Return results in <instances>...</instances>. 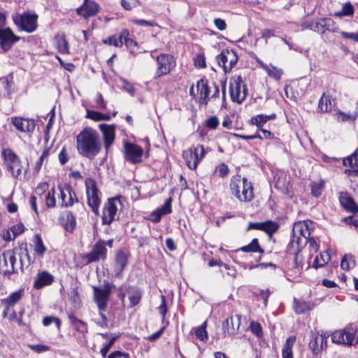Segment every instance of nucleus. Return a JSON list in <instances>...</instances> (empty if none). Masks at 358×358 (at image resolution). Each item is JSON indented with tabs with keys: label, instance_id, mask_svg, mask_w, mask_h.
<instances>
[{
	"label": "nucleus",
	"instance_id": "f257e3e1",
	"mask_svg": "<svg viewBox=\"0 0 358 358\" xmlns=\"http://www.w3.org/2000/svg\"><path fill=\"white\" fill-rule=\"evenodd\" d=\"M76 148L80 155L93 159L101 150L99 134L92 127L84 128L76 137Z\"/></svg>",
	"mask_w": 358,
	"mask_h": 358
},
{
	"label": "nucleus",
	"instance_id": "f03ea898",
	"mask_svg": "<svg viewBox=\"0 0 358 358\" xmlns=\"http://www.w3.org/2000/svg\"><path fill=\"white\" fill-rule=\"evenodd\" d=\"M313 223L309 221H299L294 224L292 229V238L287 246L290 252H301L307 244L308 238L311 234Z\"/></svg>",
	"mask_w": 358,
	"mask_h": 358
},
{
	"label": "nucleus",
	"instance_id": "7ed1b4c3",
	"mask_svg": "<svg viewBox=\"0 0 358 358\" xmlns=\"http://www.w3.org/2000/svg\"><path fill=\"white\" fill-rule=\"evenodd\" d=\"M229 186L231 193L240 201H250L254 197L253 187L245 178H241L238 175L233 176Z\"/></svg>",
	"mask_w": 358,
	"mask_h": 358
},
{
	"label": "nucleus",
	"instance_id": "20e7f679",
	"mask_svg": "<svg viewBox=\"0 0 358 358\" xmlns=\"http://www.w3.org/2000/svg\"><path fill=\"white\" fill-rule=\"evenodd\" d=\"M3 166L14 178H19L22 175L23 166L20 157L10 148L3 149L1 152Z\"/></svg>",
	"mask_w": 358,
	"mask_h": 358
},
{
	"label": "nucleus",
	"instance_id": "39448f33",
	"mask_svg": "<svg viewBox=\"0 0 358 358\" xmlns=\"http://www.w3.org/2000/svg\"><path fill=\"white\" fill-rule=\"evenodd\" d=\"M85 185L86 188L87 205L96 215H98L101 202V192L99 190L96 181L92 178H86Z\"/></svg>",
	"mask_w": 358,
	"mask_h": 358
},
{
	"label": "nucleus",
	"instance_id": "423d86ee",
	"mask_svg": "<svg viewBox=\"0 0 358 358\" xmlns=\"http://www.w3.org/2000/svg\"><path fill=\"white\" fill-rule=\"evenodd\" d=\"M114 285L108 282L104 281L103 287L92 286L94 299L99 311H104L106 309L111 289Z\"/></svg>",
	"mask_w": 358,
	"mask_h": 358
},
{
	"label": "nucleus",
	"instance_id": "0eeeda50",
	"mask_svg": "<svg viewBox=\"0 0 358 358\" xmlns=\"http://www.w3.org/2000/svg\"><path fill=\"white\" fill-rule=\"evenodd\" d=\"M16 261L14 250H5L0 255V273L5 276L17 273L18 269L15 266Z\"/></svg>",
	"mask_w": 358,
	"mask_h": 358
},
{
	"label": "nucleus",
	"instance_id": "6e6552de",
	"mask_svg": "<svg viewBox=\"0 0 358 358\" xmlns=\"http://www.w3.org/2000/svg\"><path fill=\"white\" fill-rule=\"evenodd\" d=\"M38 15L36 13L25 12L13 17L15 24L21 29L27 33H32L37 28Z\"/></svg>",
	"mask_w": 358,
	"mask_h": 358
},
{
	"label": "nucleus",
	"instance_id": "1a4fd4ad",
	"mask_svg": "<svg viewBox=\"0 0 358 358\" xmlns=\"http://www.w3.org/2000/svg\"><path fill=\"white\" fill-rule=\"evenodd\" d=\"M229 90L231 100L238 103H241L248 95V89L240 76L231 81Z\"/></svg>",
	"mask_w": 358,
	"mask_h": 358
},
{
	"label": "nucleus",
	"instance_id": "9d476101",
	"mask_svg": "<svg viewBox=\"0 0 358 358\" xmlns=\"http://www.w3.org/2000/svg\"><path fill=\"white\" fill-rule=\"evenodd\" d=\"M206 152L202 145L191 147L183 151L182 157L187 166L192 170L196 169L199 162L204 157Z\"/></svg>",
	"mask_w": 358,
	"mask_h": 358
},
{
	"label": "nucleus",
	"instance_id": "9b49d317",
	"mask_svg": "<svg viewBox=\"0 0 358 358\" xmlns=\"http://www.w3.org/2000/svg\"><path fill=\"white\" fill-rule=\"evenodd\" d=\"M156 62L157 68L153 76L155 80L169 74L176 64L173 57L169 54L159 55L156 57Z\"/></svg>",
	"mask_w": 358,
	"mask_h": 358
},
{
	"label": "nucleus",
	"instance_id": "f8f14e48",
	"mask_svg": "<svg viewBox=\"0 0 358 358\" xmlns=\"http://www.w3.org/2000/svg\"><path fill=\"white\" fill-rule=\"evenodd\" d=\"M121 196H116L108 199L105 203L102 211V223L103 224H110L115 220L117 210V206L121 204Z\"/></svg>",
	"mask_w": 358,
	"mask_h": 358
},
{
	"label": "nucleus",
	"instance_id": "ddd939ff",
	"mask_svg": "<svg viewBox=\"0 0 358 358\" xmlns=\"http://www.w3.org/2000/svg\"><path fill=\"white\" fill-rule=\"evenodd\" d=\"M355 332L351 327L335 331L331 335V340L335 343L352 345L357 343Z\"/></svg>",
	"mask_w": 358,
	"mask_h": 358
},
{
	"label": "nucleus",
	"instance_id": "4468645a",
	"mask_svg": "<svg viewBox=\"0 0 358 358\" xmlns=\"http://www.w3.org/2000/svg\"><path fill=\"white\" fill-rule=\"evenodd\" d=\"M238 61V56L233 50H223L217 57V62L225 73L231 71Z\"/></svg>",
	"mask_w": 358,
	"mask_h": 358
},
{
	"label": "nucleus",
	"instance_id": "2eb2a0df",
	"mask_svg": "<svg viewBox=\"0 0 358 358\" xmlns=\"http://www.w3.org/2000/svg\"><path fill=\"white\" fill-rule=\"evenodd\" d=\"M125 159L131 164H137L142 162L143 150L138 145L126 143L124 144Z\"/></svg>",
	"mask_w": 358,
	"mask_h": 358
},
{
	"label": "nucleus",
	"instance_id": "dca6fc26",
	"mask_svg": "<svg viewBox=\"0 0 358 358\" xmlns=\"http://www.w3.org/2000/svg\"><path fill=\"white\" fill-rule=\"evenodd\" d=\"M19 39L20 38L13 34L11 29L0 27V46L5 52L9 50Z\"/></svg>",
	"mask_w": 358,
	"mask_h": 358
},
{
	"label": "nucleus",
	"instance_id": "f3484780",
	"mask_svg": "<svg viewBox=\"0 0 358 358\" xmlns=\"http://www.w3.org/2000/svg\"><path fill=\"white\" fill-rule=\"evenodd\" d=\"M107 249L106 243L102 240L98 241L94 245L92 251L85 255V259L88 263L104 260L106 259Z\"/></svg>",
	"mask_w": 358,
	"mask_h": 358
},
{
	"label": "nucleus",
	"instance_id": "a211bd4d",
	"mask_svg": "<svg viewBox=\"0 0 358 358\" xmlns=\"http://www.w3.org/2000/svg\"><path fill=\"white\" fill-rule=\"evenodd\" d=\"M60 192V199L62 207H69L74 203H78V199L76 197V192L71 186L58 187Z\"/></svg>",
	"mask_w": 358,
	"mask_h": 358
},
{
	"label": "nucleus",
	"instance_id": "6ab92c4d",
	"mask_svg": "<svg viewBox=\"0 0 358 358\" xmlns=\"http://www.w3.org/2000/svg\"><path fill=\"white\" fill-rule=\"evenodd\" d=\"M99 127L103 134L105 149L108 150L115 140V127L113 124H100Z\"/></svg>",
	"mask_w": 358,
	"mask_h": 358
},
{
	"label": "nucleus",
	"instance_id": "aec40b11",
	"mask_svg": "<svg viewBox=\"0 0 358 358\" xmlns=\"http://www.w3.org/2000/svg\"><path fill=\"white\" fill-rule=\"evenodd\" d=\"M99 11V6L92 0H84L83 3L76 9V13L85 18L95 15Z\"/></svg>",
	"mask_w": 358,
	"mask_h": 358
},
{
	"label": "nucleus",
	"instance_id": "412c9836",
	"mask_svg": "<svg viewBox=\"0 0 358 358\" xmlns=\"http://www.w3.org/2000/svg\"><path fill=\"white\" fill-rule=\"evenodd\" d=\"M337 30L338 27L331 18L323 17L315 21V32L322 34L325 31L336 32Z\"/></svg>",
	"mask_w": 358,
	"mask_h": 358
},
{
	"label": "nucleus",
	"instance_id": "4be33fe9",
	"mask_svg": "<svg viewBox=\"0 0 358 358\" xmlns=\"http://www.w3.org/2000/svg\"><path fill=\"white\" fill-rule=\"evenodd\" d=\"M241 315H236L227 318L222 323V329L224 336L234 334L241 324Z\"/></svg>",
	"mask_w": 358,
	"mask_h": 358
},
{
	"label": "nucleus",
	"instance_id": "5701e85b",
	"mask_svg": "<svg viewBox=\"0 0 358 358\" xmlns=\"http://www.w3.org/2000/svg\"><path fill=\"white\" fill-rule=\"evenodd\" d=\"M171 203L172 199L170 197L165 201L163 206L152 212L149 215L148 219L154 223L159 222L163 215L169 214L172 212Z\"/></svg>",
	"mask_w": 358,
	"mask_h": 358
},
{
	"label": "nucleus",
	"instance_id": "b1692460",
	"mask_svg": "<svg viewBox=\"0 0 358 358\" xmlns=\"http://www.w3.org/2000/svg\"><path fill=\"white\" fill-rule=\"evenodd\" d=\"M211 90L212 87L210 86H208L207 81L203 79H200L199 80L197 81L196 91L199 95L198 102L200 105L208 104L210 100L209 94Z\"/></svg>",
	"mask_w": 358,
	"mask_h": 358
},
{
	"label": "nucleus",
	"instance_id": "393cba45",
	"mask_svg": "<svg viewBox=\"0 0 358 358\" xmlns=\"http://www.w3.org/2000/svg\"><path fill=\"white\" fill-rule=\"evenodd\" d=\"M15 127L23 132H32L35 129V122L33 120L22 117H13L11 120Z\"/></svg>",
	"mask_w": 358,
	"mask_h": 358
},
{
	"label": "nucleus",
	"instance_id": "a878e982",
	"mask_svg": "<svg viewBox=\"0 0 358 358\" xmlns=\"http://www.w3.org/2000/svg\"><path fill=\"white\" fill-rule=\"evenodd\" d=\"M143 292L141 289L137 287H129L126 291V293L122 294L121 300L124 303V299L126 295L128 296L129 300V307L132 308L136 306L141 301Z\"/></svg>",
	"mask_w": 358,
	"mask_h": 358
},
{
	"label": "nucleus",
	"instance_id": "bb28decb",
	"mask_svg": "<svg viewBox=\"0 0 358 358\" xmlns=\"http://www.w3.org/2000/svg\"><path fill=\"white\" fill-rule=\"evenodd\" d=\"M54 280V276L48 272L42 271L38 273L34 282V287L40 289L45 286L50 285Z\"/></svg>",
	"mask_w": 358,
	"mask_h": 358
},
{
	"label": "nucleus",
	"instance_id": "cd10ccee",
	"mask_svg": "<svg viewBox=\"0 0 358 358\" xmlns=\"http://www.w3.org/2000/svg\"><path fill=\"white\" fill-rule=\"evenodd\" d=\"M127 262L128 259L127 255L122 251L118 252L115 257L114 268L115 277L120 278L122 276V273L127 265Z\"/></svg>",
	"mask_w": 358,
	"mask_h": 358
},
{
	"label": "nucleus",
	"instance_id": "c85d7f7f",
	"mask_svg": "<svg viewBox=\"0 0 358 358\" xmlns=\"http://www.w3.org/2000/svg\"><path fill=\"white\" fill-rule=\"evenodd\" d=\"M327 338L323 335H317L310 341L308 347L315 356L319 355L323 350Z\"/></svg>",
	"mask_w": 358,
	"mask_h": 358
},
{
	"label": "nucleus",
	"instance_id": "c756f323",
	"mask_svg": "<svg viewBox=\"0 0 358 358\" xmlns=\"http://www.w3.org/2000/svg\"><path fill=\"white\" fill-rule=\"evenodd\" d=\"M341 205L348 211L352 213H358V205L355 202L353 199L348 196V194H341L339 197Z\"/></svg>",
	"mask_w": 358,
	"mask_h": 358
},
{
	"label": "nucleus",
	"instance_id": "7c9ffc66",
	"mask_svg": "<svg viewBox=\"0 0 358 358\" xmlns=\"http://www.w3.org/2000/svg\"><path fill=\"white\" fill-rule=\"evenodd\" d=\"M260 66L266 71L268 76L271 77L272 78L278 80L281 78L283 71L282 69L278 68L276 66H273L272 64H264L262 61H258Z\"/></svg>",
	"mask_w": 358,
	"mask_h": 358
},
{
	"label": "nucleus",
	"instance_id": "2f4dec72",
	"mask_svg": "<svg viewBox=\"0 0 358 358\" xmlns=\"http://www.w3.org/2000/svg\"><path fill=\"white\" fill-rule=\"evenodd\" d=\"M334 118L340 122H354L358 117V113H346L339 109H335L334 113Z\"/></svg>",
	"mask_w": 358,
	"mask_h": 358
},
{
	"label": "nucleus",
	"instance_id": "473e14b6",
	"mask_svg": "<svg viewBox=\"0 0 358 358\" xmlns=\"http://www.w3.org/2000/svg\"><path fill=\"white\" fill-rule=\"evenodd\" d=\"M55 42L57 50L61 54L69 52V45L64 34H59L55 38Z\"/></svg>",
	"mask_w": 358,
	"mask_h": 358
},
{
	"label": "nucleus",
	"instance_id": "72a5a7b5",
	"mask_svg": "<svg viewBox=\"0 0 358 358\" xmlns=\"http://www.w3.org/2000/svg\"><path fill=\"white\" fill-rule=\"evenodd\" d=\"M126 35H129V32L127 30H124L118 36L113 35V36L108 37L107 39L103 41V43L105 44L113 45L117 48H120L122 45L123 37L125 36Z\"/></svg>",
	"mask_w": 358,
	"mask_h": 358
},
{
	"label": "nucleus",
	"instance_id": "f704fd0d",
	"mask_svg": "<svg viewBox=\"0 0 358 358\" xmlns=\"http://www.w3.org/2000/svg\"><path fill=\"white\" fill-rule=\"evenodd\" d=\"M296 341L295 336H290L287 338L282 349V358H293L292 348Z\"/></svg>",
	"mask_w": 358,
	"mask_h": 358
},
{
	"label": "nucleus",
	"instance_id": "c9c22d12",
	"mask_svg": "<svg viewBox=\"0 0 358 358\" xmlns=\"http://www.w3.org/2000/svg\"><path fill=\"white\" fill-rule=\"evenodd\" d=\"M22 289L12 292L6 299H4L2 301L7 306H13L20 301L22 296Z\"/></svg>",
	"mask_w": 358,
	"mask_h": 358
},
{
	"label": "nucleus",
	"instance_id": "e433bc0d",
	"mask_svg": "<svg viewBox=\"0 0 358 358\" xmlns=\"http://www.w3.org/2000/svg\"><path fill=\"white\" fill-rule=\"evenodd\" d=\"M62 224L67 231L73 232L76 226V217L69 211L66 213V218Z\"/></svg>",
	"mask_w": 358,
	"mask_h": 358
},
{
	"label": "nucleus",
	"instance_id": "4c0bfd02",
	"mask_svg": "<svg viewBox=\"0 0 358 358\" xmlns=\"http://www.w3.org/2000/svg\"><path fill=\"white\" fill-rule=\"evenodd\" d=\"M86 117L91 119L94 121H101V120H110V115L108 114H103L101 112L92 110H87V115Z\"/></svg>",
	"mask_w": 358,
	"mask_h": 358
},
{
	"label": "nucleus",
	"instance_id": "58836bf2",
	"mask_svg": "<svg viewBox=\"0 0 358 358\" xmlns=\"http://www.w3.org/2000/svg\"><path fill=\"white\" fill-rule=\"evenodd\" d=\"M311 189V194L315 197H318L321 195L324 187V181L320 179L318 181L312 182L310 185Z\"/></svg>",
	"mask_w": 358,
	"mask_h": 358
},
{
	"label": "nucleus",
	"instance_id": "ea45409f",
	"mask_svg": "<svg viewBox=\"0 0 358 358\" xmlns=\"http://www.w3.org/2000/svg\"><path fill=\"white\" fill-rule=\"evenodd\" d=\"M245 252H260L263 253L264 250L260 248L257 238H253L252 241L247 245H245L240 249Z\"/></svg>",
	"mask_w": 358,
	"mask_h": 358
},
{
	"label": "nucleus",
	"instance_id": "a19ab883",
	"mask_svg": "<svg viewBox=\"0 0 358 358\" xmlns=\"http://www.w3.org/2000/svg\"><path fill=\"white\" fill-rule=\"evenodd\" d=\"M330 260V256L327 252H321L314 259L313 267L317 268L324 266Z\"/></svg>",
	"mask_w": 358,
	"mask_h": 358
},
{
	"label": "nucleus",
	"instance_id": "79ce46f5",
	"mask_svg": "<svg viewBox=\"0 0 358 358\" xmlns=\"http://www.w3.org/2000/svg\"><path fill=\"white\" fill-rule=\"evenodd\" d=\"M34 239V251L37 255L43 257L47 250L43 240L39 234H35Z\"/></svg>",
	"mask_w": 358,
	"mask_h": 358
},
{
	"label": "nucleus",
	"instance_id": "37998d69",
	"mask_svg": "<svg viewBox=\"0 0 358 358\" xmlns=\"http://www.w3.org/2000/svg\"><path fill=\"white\" fill-rule=\"evenodd\" d=\"M356 261L352 255H345L341 262V267L343 270H349L355 266Z\"/></svg>",
	"mask_w": 358,
	"mask_h": 358
},
{
	"label": "nucleus",
	"instance_id": "c03bdc74",
	"mask_svg": "<svg viewBox=\"0 0 358 358\" xmlns=\"http://www.w3.org/2000/svg\"><path fill=\"white\" fill-rule=\"evenodd\" d=\"M332 108L330 98L323 94L319 100L318 108L322 112H328Z\"/></svg>",
	"mask_w": 358,
	"mask_h": 358
},
{
	"label": "nucleus",
	"instance_id": "a18cd8bd",
	"mask_svg": "<svg viewBox=\"0 0 358 358\" xmlns=\"http://www.w3.org/2000/svg\"><path fill=\"white\" fill-rule=\"evenodd\" d=\"M343 164L351 167L358 166V148L351 155L343 159Z\"/></svg>",
	"mask_w": 358,
	"mask_h": 358
},
{
	"label": "nucleus",
	"instance_id": "49530a36",
	"mask_svg": "<svg viewBox=\"0 0 358 358\" xmlns=\"http://www.w3.org/2000/svg\"><path fill=\"white\" fill-rule=\"evenodd\" d=\"M278 224L275 222L271 220L263 222L262 231L268 234L275 233L278 229Z\"/></svg>",
	"mask_w": 358,
	"mask_h": 358
},
{
	"label": "nucleus",
	"instance_id": "de8ad7c7",
	"mask_svg": "<svg viewBox=\"0 0 358 358\" xmlns=\"http://www.w3.org/2000/svg\"><path fill=\"white\" fill-rule=\"evenodd\" d=\"M207 322H204L200 327H197L194 330V334L197 338L201 341H205L208 338L207 331L206 330Z\"/></svg>",
	"mask_w": 358,
	"mask_h": 358
},
{
	"label": "nucleus",
	"instance_id": "09e8293b",
	"mask_svg": "<svg viewBox=\"0 0 358 358\" xmlns=\"http://www.w3.org/2000/svg\"><path fill=\"white\" fill-rule=\"evenodd\" d=\"M120 4L126 10H131L140 5L138 0H121Z\"/></svg>",
	"mask_w": 358,
	"mask_h": 358
},
{
	"label": "nucleus",
	"instance_id": "8fccbe9b",
	"mask_svg": "<svg viewBox=\"0 0 358 358\" xmlns=\"http://www.w3.org/2000/svg\"><path fill=\"white\" fill-rule=\"evenodd\" d=\"M45 203L46 206L49 208L55 206L56 199L55 197V188H52L50 191H49L45 196Z\"/></svg>",
	"mask_w": 358,
	"mask_h": 358
},
{
	"label": "nucleus",
	"instance_id": "3c124183",
	"mask_svg": "<svg viewBox=\"0 0 358 358\" xmlns=\"http://www.w3.org/2000/svg\"><path fill=\"white\" fill-rule=\"evenodd\" d=\"M49 152H50V149L49 148H45L41 155L40 156V157L38 158V159L36 161V164H35V171L36 172H38L43 165V163L44 162V159L48 157V155H49Z\"/></svg>",
	"mask_w": 358,
	"mask_h": 358
},
{
	"label": "nucleus",
	"instance_id": "603ef678",
	"mask_svg": "<svg viewBox=\"0 0 358 358\" xmlns=\"http://www.w3.org/2000/svg\"><path fill=\"white\" fill-rule=\"evenodd\" d=\"M52 322L56 324V326L58 329L60 327L61 321L58 317L54 316H46L43 319V324L45 327L49 326Z\"/></svg>",
	"mask_w": 358,
	"mask_h": 358
},
{
	"label": "nucleus",
	"instance_id": "864d4df0",
	"mask_svg": "<svg viewBox=\"0 0 358 358\" xmlns=\"http://www.w3.org/2000/svg\"><path fill=\"white\" fill-rule=\"evenodd\" d=\"M123 43H124L130 52H133L137 47V43L133 39L128 38V35L123 37Z\"/></svg>",
	"mask_w": 358,
	"mask_h": 358
},
{
	"label": "nucleus",
	"instance_id": "5fc2aeb1",
	"mask_svg": "<svg viewBox=\"0 0 358 358\" xmlns=\"http://www.w3.org/2000/svg\"><path fill=\"white\" fill-rule=\"evenodd\" d=\"M215 172L219 177L223 178L228 175L229 169L225 164L222 163L216 167Z\"/></svg>",
	"mask_w": 358,
	"mask_h": 358
},
{
	"label": "nucleus",
	"instance_id": "6e6d98bb",
	"mask_svg": "<svg viewBox=\"0 0 358 358\" xmlns=\"http://www.w3.org/2000/svg\"><path fill=\"white\" fill-rule=\"evenodd\" d=\"M28 347L37 353H41L50 350V347L43 344H29Z\"/></svg>",
	"mask_w": 358,
	"mask_h": 358
},
{
	"label": "nucleus",
	"instance_id": "4d7b16f0",
	"mask_svg": "<svg viewBox=\"0 0 358 358\" xmlns=\"http://www.w3.org/2000/svg\"><path fill=\"white\" fill-rule=\"evenodd\" d=\"M251 122L253 124L257 125V127H261L264 123L266 122V120H265L263 114H259L252 117Z\"/></svg>",
	"mask_w": 358,
	"mask_h": 358
},
{
	"label": "nucleus",
	"instance_id": "13d9d810",
	"mask_svg": "<svg viewBox=\"0 0 358 358\" xmlns=\"http://www.w3.org/2000/svg\"><path fill=\"white\" fill-rule=\"evenodd\" d=\"M354 13V7L350 2L345 3L342 8L341 15L350 16Z\"/></svg>",
	"mask_w": 358,
	"mask_h": 358
},
{
	"label": "nucleus",
	"instance_id": "bf43d9fd",
	"mask_svg": "<svg viewBox=\"0 0 358 358\" xmlns=\"http://www.w3.org/2000/svg\"><path fill=\"white\" fill-rule=\"evenodd\" d=\"M194 62L195 66L197 67L204 68L206 66L205 57L203 54L196 55L194 57Z\"/></svg>",
	"mask_w": 358,
	"mask_h": 358
},
{
	"label": "nucleus",
	"instance_id": "052dcab7",
	"mask_svg": "<svg viewBox=\"0 0 358 358\" xmlns=\"http://www.w3.org/2000/svg\"><path fill=\"white\" fill-rule=\"evenodd\" d=\"M116 338H117V337L112 338L110 340V341L101 349L100 353L103 358H105L106 357L107 353L108 352V351L110 350V349L114 344Z\"/></svg>",
	"mask_w": 358,
	"mask_h": 358
},
{
	"label": "nucleus",
	"instance_id": "680f3d73",
	"mask_svg": "<svg viewBox=\"0 0 358 358\" xmlns=\"http://www.w3.org/2000/svg\"><path fill=\"white\" fill-rule=\"evenodd\" d=\"M161 300L162 303L158 307V311L160 313V315L162 317V319H164L165 315L167 313V308H166V298L164 295H161Z\"/></svg>",
	"mask_w": 358,
	"mask_h": 358
},
{
	"label": "nucleus",
	"instance_id": "e2e57ef3",
	"mask_svg": "<svg viewBox=\"0 0 358 358\" xmlns=\"http://www.w3.org/2000/svg\"><path fill=\"white\" fill-rule=\"evenodd\" d=\"M250 328L251 331L255 334L257 336H260L262 334V328L259 323L255 322H251Z\"/></svg>",
	"mask_w": 358,
	"mask_h": 358
},
{
	"label": "nucleus",
	"instance_id": "0e129e2a",
	"mask_svg": "<svg viewBox=\"0 0 358 358\" xmlns=\"http://www.w3.org/2000/svg\"><path fill=\"white\" fill-rule=\"evenodd\" d=\"M131 22L136 25L142 27H154L156 25L154 21H148L145 20L135 19L132 20Z\"/></svg>",
	"mask_w": 358,
	"mask_h": 358
},
{
	"label": "nucleus",
	"instance_id": "69168bd1",
	"mask_svg": "<svg viewBox=\"0 0 358 358\" xmlns=\"http://www.w3.org/2000/svg\"><path fill=\"white\" fill-rule=\"evenodd\" d=\"M308 310H310V308L306 303L295 302V310L297 313H303Z\"/></svg>",
	"mask_w": 358,
	"mask_h": 358
},
{
	"label": "nucleus",
	"instance_id": "338daca9",
	"mask_svg": "<svg viewBox=\"0 0 358 358\" xmlns=\"http://www.w3.org/2000/svg\"><path fill=\"white\" fill-rule=\"evenodd\" d=\"M121 80L124 83L123 89L131 96L134 95L136 90L134 86L125 79H121Z\"/></svg>",
	"mask_w": 358,
	"mask_h": 358
},
{
	"label": "nucleus",
	"instance_id": "774afa93",
	"mask_svg": "<svg viewBox=\"0 0 358 358\" xmlns=\"http://www.w3.org/2000/svg\"><path fill=\"white\" fill-rule=\"evenodd\" d=\"M341 35L344 38L350 39L355 42H358V32L348 33L345 31H341Z\"/></svg>",
	"mask_w": 358,
	"mask_h": 358
}]
</instances>
